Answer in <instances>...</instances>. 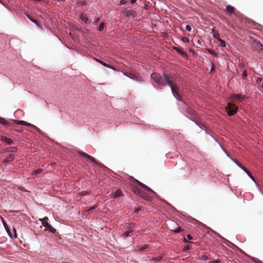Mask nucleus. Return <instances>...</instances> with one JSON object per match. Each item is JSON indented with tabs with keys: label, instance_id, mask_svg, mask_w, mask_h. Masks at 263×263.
Returning a JSON list of instances; mask_svg holds the SVG:
<instances>
[{
	"label": "nucleus",
	"instance_id": "nucleus-61",
	"mask_svg": "<svg viewBox=\"0 0 263 263\" xmlns=\"http://www.w3.org/2000/svg\"><path fill=\"white\" fill-rule=\"evenodd\" d=\"M251 22H252V24L254 25V26H260V25H259L258 23H255L254 21H251Z\"/></svg>",
	"mask_w": 263,
	"mask_h": 263
},
{
	"label": "nucleus",
	"instance_id": "nucleus-23",
	"mask_svg": "<svg viewBox=\"0 0 263 263\" xmlns=\"http://www.w3.org/2000/svg\"><path fill=\"white\" fill-rule=\"evenodd\" d=\"M14 160V155L13 154H10L9 156L6 158L3 161V164H5L6 165L9 164L11 161Z\"/></svg>",
	"mask_w": 263,
	"mask_h": 263
},
{
	"label": "nucleus",
	"instance_id": "nucleus-21",
	"mask_svg": "<svg viewBox=\"0 0 263 263\" xmlns=\"http://www.w3.org/2000/svg\"><path fill=\"white\" fill-rule=\"evenodd\" d=\"M2 223H3V225L4 227L5 228L6 232H7L10 238H12V234H11V233L10 232V229L9 228V227H8L6 221L3 218H2Z\"/></svg>",
	"mask_w": 263,
	"mask_h": 263
},
{
	"label": "nucleus",
	"instance_id": "nucleus-33",
	"mask_svg": "<svg viewBox=\"0 0 263 263\" xmlns=\"http://www.w3.org/2000/svg\"><path fill=\"white\" fill-rule=\"evenodd\" d=\"M193 238V236L190 234H187L186 235V237L184 238L183 239V242L185 243L189 242V240H192Z\"/></svg>",
	"mask_w": 263,
	"mask_h": 263
},
{
	"label": "nucleus",
	"instance_id": "nucleus-49",
	"mask_svg": "<svg viewBox=\"0 0 263 263\" xmlns=\"http://www.w3.org/2000/svg\"><path fill=\"white\" fill-rule=\"evenodd\" d=\"M185 29L188 32H191L192 31V26L190 25H185Z\"/></svg>",
	"mask_w": 263,
	"mask_h": 263
},
{
	"label": "nucleus",
	"instance_id": "nucleus-43",
	"mask_svg": "<svg viewBox=\"0 0 263 263\" xmlns=\"http://www.w3.org/2000/svg\"><path fill=\"white\" fill-rule=\"evenodd\" d=\"M182 231V229L181 228V227H177L174 230V232L175 233H180Z\"/></svg>",
	"mask_w": 263,
	"mask_h": 263
},
{
	"label": "nucleus",
	"instance_id": "nucleus-42",
	"mask_svg": "<svg viewBox=\"0 0 263 263\" xmlns=\"http://www.w3.org/2000/svg\"><path fill=\"white\" fill-rule=\"evenodd\" d=\"M162 74L165 80V81H167L168 79H170V78H172L171 77L168 76L165 72H163L162 73Z\"/></svg>",
	"mask_w": 263,
	"mask_h": 263
},
{
	"label": "nucleus",
	"instance_id": "nucleus-17",
	"mask_svg": "<svg viewBox=\"0 0 263 263\" xmlns=\"http://www.w3.org/2000/svg\"><path fill=\"white\" fill-rule=\"evenodd\" d=\"M0 139L1 141L6 142L8 145H12L14 144V141L12 139L7 138L4 136H1Z\"/></svg>",
	"mask_w": 263,
	"mask_h": 263
},
{
	"label": "nucleus",
	"instance_id": "nucleus-25",
	"mask_svg": "<svg viewBox=\"0 0 263 263\" xmlns=\"http://www.w3.org/2000/svg\"><path fill=\"white\" fill-rule=\"evenodd\" d=\"M142 188L144 189L145 190L151 193L153 197H155L156 198L157 197L158 195L157 194V193L145 184H144L143 186H142Z\"/></svg>",
	"mask_w": 263,
	"mask_h": 263
},
{
	"label": "nucleus",
	"instance_id": "nucleus-16",
	"mask_svg": "<svg viewBox=\"0 0 263 263\" xmlns=\"http://www.w3.org/2000/svg\"><path fill=\"white\" fill-rule=\"evenodd\" d=\"M18 151V148L17 147L13 146V147H8L4 149H2L1 151V153H5V152H12V153H16Z\"/></svg>",
	"mask_w": 263,
	"mask_h": 263
},
{
	"label": "nucleus",
	"instance_id": "nucleus-58",
	"mask_svg": "<svg viewBox=\"0 0 263 263\" xmlns=\"http://www.w3.org/2000/svg\"><path fill=\"white\" fill-rule=\"evenodd\" d=\"M255 81L257 84H259L262 81V79L261 78H257Z\"/></svg>",
	"mask_w": 263,
	"mask_h": 263
},
{
	"label": "nucleus",
	"instance_id": "nucleus-34",
	"mask_svg": "<svg viewBox=\"0 0 263 263\" xmlns=\"http://www.w3.org/2000/svg\"><path fill=\"white\" fill-rule=\"evenodd\" d=\"M173 78H171L170 79H168L167 81H166V83H167V84L168 85V86L170 87L171 89H172V88H174V87L173 86Z\"/></svg>",
	"mask_w": 263,
	"mask_h": 263
},
{
	"label": "nucleus",
	"instance_id": "nucleus-30",
	"mask_svg": "<svg viewBox=\"0 0 263 263\" xmlns=\"http://www.w3.org/2000/svg\"><path fill=\"white\" fill-rule=\"evenodd\" d=\"M133 231L132 230H128L126 231L121 236V238L125 239L126 237H128L130 235V234L132 233Z\"/></svg>",
	"mask_w": 263,
	"mask_h": 263
},
{
	"label": "nucleus",
	"instance_id": "nucleus-3",
	"mask_svg": "<svg viewBox=\"0 0 263 263\" xmlns=\"http://www.w3.org/2000/svg\"><path fill=\"white\" fill-rule=\"evenodd\" d=\"M77 153H78L79 155L83 157L84 158L87 159L88 160L91 162L92 163L95 164L96 165H98L99 167H102L104 166L103 164L98 162L93 157H92L91 156H90L85 153H84V152L81 151L80 149H78L77 150Z\"/></svg>",
	"mask_w": 263,
	"mask_h": 263
},
{
	"label": "nucleus",
	"instance_id": "nucleus-15",
	"mask_svg": "<svg viewBox=\"0 0 263 263\" xmlns=\"http://www.w3.org/2000/svg\"><path fill=\"white\" fill-rule=\"evenodd\" d=\"M124 14L125 15V16L126 17H128L129 16H132V17L135 18L136 17L137 13L134 10H128L127 9H126L125 10V11H124Z\"/></svg>",
	"mask_w": 263,
	"mask_h": 263
},
{
	"label": "nucleus",
	"instance_id": "nucleus-51",
	"mask_svg": "<svg viewBox=\"0 0 263 263\" xmlns=\"http://www.w3.org/2000/svg\"><path fill=\"white\" fill-rule=\"evenodd\" d=\"M128 2H129L128 0H120V5H124L127 4Z\"/></svg>",
	"mask_w": 263,
	"mask_h": 263
},
{
	"label": "nucleus",
	"instance_id": "nucleus-45",
	"mask_svg": "<svg viewBox=\"0 0 263 263\" xmlns=\"http://www.w3.org/2000/svg\"><path fill=\"white\" fill-rule=\"evenodd\" d=\"M256 46L258 47L260 50L263 51V45L259 42H256Z\"/></svg>",
	"mask_w": 263,
	"mask_h": 263
},
{
	"label": "nucleus",
	"instance_id": "nucleus-40",
	"mask_svg": "<svg viewBox=\"0 0 263 263\" xmlns=\"http://www.w3.org/2000/svg\"><path fill=\"white\" fill-rule=\"evenodd\" d=\"M252 260L254 262V263H263V261H261L260 260H259V259L256 258V257H253L252 258Z\"/></svg>",
	"mask_w": 263,
	"mask_h": 263
},
{
	"label": "nucleus",
	"instance_id": "nucleus-14",
	"mask_svg": "<svg viewBox=\"0 0 263 263\" xmlns=\"http://www.w3.org/2000/svg\"><path fill=\"white\" fill-rule=\"evenodd\" d=\"M183 115H185L186 116H188L186 114H188L192 117H196L197 116V114L196 112L192 109L191 108L187 106L185 110L183 111Z\"/></svg>",
	"mask_w": 263,
	"mask_h": 263
},
{
	"label": "nucleus",
	"instance_id": "nucleus-13",
	"mask_svg": "<svg viewBox=\"0 0 263 263\" xmlns=\"http://www.w3.org/2000/svg\"><path fill=\"white\" fill-rule=\"evenodd\" d=\"M171 90L173 96L178 101H180L182 100V98L179 93V88L177 86L172 88Z\"/></svg>",
	"mask_w": 263,
	"mask_h": 263
},
{
	"label": "nucleus",
	"instance_id": "nucleus-35",
	"mask_svg": "<svg viewBox=\"0 0 263 263\" xmlns=\"http://www.w3.org/2000/svg\"><path fill=\"white\" fill-rule=\"evenodd\" d=\"M217 41L220 43V46L221 47H225L226 46V43L224 40L219 37L217 39Z\"/></svg>",
	"mask_w": 263,
	"mask_h": 263
},
{
	"label": "nucleus",
	"instance_id": "nucleus-12",
	"mask_svg": "<svg viewBox=\"0 0 263 263\" xmlns=\"http://www.w3.org/2000/svg\"><path fill=\"white\" fill-rule=\"evenodd\" d=\"M231 99H234L239 102H242L246 100L247 97L245 96H242L240 94L232 93L230 96Z\"/></svg>",
	"mask_w": 263,
	"mask_h": 263
},
{
	"label": "nucleus",
	"instance_id": "nucleus-44",
	"mask_svg": "<svg viewBox=\"0 0 263 263\" xmlns=\"http://www.w3.org/2000/svg\"><path fill=\"white\" fill-rule=\"evenodd\" d=\"M136 226V224L135 223H128L127 226V228L129 230H132V228H135Z\"/></svg>",
	"mask_w": 263,
	"mask_h": 263
},
{
	"label": "nucleus",
	"instance_id": "nucleus-20",
	"mask_svg": "<svg viewBox=\"0 0 263 263\" xmlns=\"http://www.w3.org/2000/svg\"><path fill=\"white\" fill-rule=\"evenodd\" d=\"M95 60L99 63H100V64H101L102 66H104V67H106L107 68H110V69H111L112 70H115V68L111 65H110L108 63H106L105 62H104V61L99 59H95Z\"/></svg>",
	"mask_w": 263,
	"mask_h": 263
},
{
	"label": "nucleus",
	"instance_id": "nucleus-48",
	"mask_svg": "<svg viewBox=\"0 0 263 263\" xmlns=\"http://www.w3.org/2000/svg\"><path fill=\"white\" fill-rule=\"evenodd\" d=\"M13 231L14 234H13V235H12V238H17V233H16V229L14 227L13 228Z\"/></svg>",
	"mask_w": 263,
	"mask_h": 263
},
{
	"label": "nucleus",
	"instance_id": "nucleus-22",
	"mask_svg": "<svg viewBox=\"0 0 263 263\" xmlns=\"http://www.w3.org/2000/svg\"><path fill=\"white\" fill-rule=\"evenodd\" d=\"M127 77L129 78L130 79L136 81H139L140 78L137 76L135 73H134L133 72H128V76H127Z\"/></svg>",
	"mask_w": 263,
	"mask_h": 263
},
{
	"label": "nucleus",
	"instance_id": "nucleus-55",
	"mask_svg": "<svg viewBox=\"0 0 263 263\" xmlns=\"http://www.w3.org/2000/svg\"><path fill=\"white\" fill-rule=\"evenodd\" d=\"M181 41L184 43H189V40L187 39L186 37H182V39H181Z\"/></svg>",
	"mask_w": 263,
	"mask_h": 263
},
{
	"label": "nucleus",
	"instance_id": "nucleus-31",
	"mask_svg": "<svg viewBox=\"0 0 263 263\" xmlns=\"http://www.w3.org/2000/svg\"><path fill=\"white\" fill-rule=\"evenodd\" d=\"M212 33L214 39L217 40V39L219 38V33L218 31L215 30L214 29H212Z\"/></svg>",
	"mask_w": 263,
	"mask_h": 263
},
{
	"label": "nucleus",
	"instance_id": "nucleus-47",
	"mask_svg": "<svg viewBox=\"0 0 263 263\" xmlns=\"http://www.w3.org/2000/svg\"><path fill=\"white\" fill-rule=\"evenodd\" d=\"M89 194V192L88 191H83L80 192V194L81 196H86Z\"/></svg>",
	"mask_w": 263,
	"mask_h": 263
},
{
	"label": "nucleus",
	"instance_id": "nucleus-38",
	"mask_svg": "<svg viewBox=\"0 0 263 263\" xmlns=\"http://www.w3.org/2000/svg\"><path fill=\"white\" fill-rule=\"evenodd\" d=\"M208 51V52L213 55H214V56H216L217 57H218V54L217 53V52L213 50H211L210 49H208L207 50Z\"/></svg>",
	"mask_w": 263,
	"mask_h": 263
},
{
	"label": "nucleus",
	"instance_id": "nucleus-32",
	"mask_svg": "<svg viewBox=\"0 0 263 263\" xmlns=\"http://www.w3.org/2000/svg\"><path fill=\"white\" fill-rule=\"evenodd\" d=\"M0 124L5 126H9V123L3 118L0 117Z\"/></svg>",
	"mask_w": 263,
	"mask_h": 263
},
{
	"label": "nucleus",
	"instance_id": "nucleus-5",
	"mask_svg": "<svg viewBox=\"0 0 263 263\" xmlns=\"http://www.w3.org/2000/svg\"><path fill=\"white\" fill-rule=\"evenodd\" d=\"M226 109L228 115L231 117L237 114L238 107L234 104L229 103Z\"/></svg>",
	"mask_w": 263,
	"mask_h": 263
},
{
	"label": "nucleus",
	"instance_id": "nucleus-1",
	"mask_svg": "<svg viewBox=\"0 0 263 263\" xmlns=\"http://www.w3.org/2000/svg\"><path fill=\"white\" fill-rule=\"evenodd\" d=\"M48 218L47 217H44L43 218L40 219L43 226L47 229L49 233L54 234L57 230L48 222Z\"/></svg>",
	"mask_w": 263,
	"mask_h": 263
},
{
	"label": "nucleus",
	"instance_id": "nucleus-24",
	"mask_svg": "<svg viewBox=\"0 0 263 263\" xmlns=\"http://www.w3.org/2000/svg\"><path fill=\"white\" fill-rule=\"evenodd\" d=\"M173 48L177 53H178L179 54H180V55H181L183 57H184V58H187L188 57V55H187V53L185 52H184V51H183L182 50H181V49H180L179 48H177V47H173Z\"/></svg>",
	"mask_w": 263,
	"mask_h": 263
},
{
	"label": "nucleus",
	"instance_id": "nucleus-52",
	"mask_svg": "<svg viewBox=\"0 0 263 263\" xmlns=\"http://www.w3.org/2000/svg\"><path fill=\"white\" fill-rule=\"evenodd\" d=\"M247 73L246 70H243L242 73V78L243 80H245L247 78Z\"/></svg>",
	"mask_w": 263,
	"mask_h": 263
},
{
	"label": "nucleus",
	"instance_id": "nucleus-4",
	"mask_svg": "<svg viewBox=\"0 0 263 263\" xmlns=\"http://www.w3.org/2000/svg\"><path fill=\"white\" fill-rule=\"evenodd\" d=\"M227 156L240 168H241L242 171H243L256 184V182L253 176L251 174V173L248 171L242 165H241L240 163H239L237 160L233 158L228 153H226Z\"/></svg>",
	"mask_w": 263,
	"mask_h": 263
},
{
	"label": "nucleus",
	"instance_id": "nucleus-10",
	"mask_svg": "<svg viewBox=\"0 0 263 263\" xmlns=\"http://www.w3.org/2000/svg\"><path fill=\"white\" fill-rule=\"evenodd\" d=\"M184 116L185 117H186L187 118H188L189 120H190L191 121H192V122H194L195 123V124L198 126L201 129H202L204 130V132H205V134H209L212 138H213V139L217 141V142H218V140L215 138H214L210 133H209L207 130H206V126L203 124L202 123H198L197 122H196L195 120H194V119H192L191 118L188 117V116H186L185 115H184Z\"/></svg>",
	"mask_w": 263,
	"mask_h": 263
},
{
	"label": "nucleus",
	"instance_id": "nucleus-53",
	"mask_svg": "<svg viewBox=\"0 0 263 263\" xmlns=\"http://www.w3.org/2000/svg\"><path fill=\"white\" fill-rule=\"evenodd\" d=\"M133 179H134L136 183H138V184L140 186H141V187H142V186H143V185H144V183H143L142 182H140V181H139V180H137V179H135V178H133Z\"/></svg>",
	"mask_w": 263,
	"mask_h": 263
},
{
	"label": "nucleus",
	"instance_id": "nucleus-19",
	"mask_svg": "<svg viewBox=\"0 0 263 263\" xmlns=\"http://www.w3.org/2000/svg\"><path fill=\"white\" fill-rule=\"evenodd\" d=\"M164 254H161L157 257L152 258L149 260V262L151 263H156V262L160 261L162 258L164 257Z\"/></svg>",
	"mask_w": 263,
	"mask_h": 263
},
{
	"label": "nucleus",
	"instance_id": "nucleus-37",
	"mask_svg": "<svg viewBox=\"0 0 263 263\" xmlns=\"http://www.w3.org/2000/svg\"><path fill=\"white\" fill-rule=\"evenodd\" d=\"M26 16L27 18L33 23L36 24V21L33 18L32 16H31L29 14L26 13Z\"/></svg>",
	"mask_w": 263,
	"mask_h": 263
},
{
	"label": "nucleus",
	"instance_id": "nucleus-29",
	"mask_svg": "<svg viewBox=\"0 0 263 263\" xmlns=\"http://www.w3.org/2000/svg\"><path fill=\"white\" fill-rule=\"evenodd\" d=\"M122 195V192H121V191L120 189H117L115 191V193L113 195V198H117Z\"/></svg>",
	"mask_w": 263,
	"mask_h": 263
},
{
	"label": "nucleus",
	"instance_id": "nucleus-26",
	"mask_svg": "<svg viewBox=\"0 0 263 263\" xmlns=\"http://www.w3.org/2000/svg\"><path fill=\"white\" fill-rule=\"evenodd\" d=\"M142 188L144 189L145 190L151 193L153 197H155L156 198L157 197L158 195L157 194V193L145 184H144L143 186H142Z\"/></svg>",
	"mask_w": 263,
	"mask_h": 263
},
{
	"label": "nucleus",
	"instance_id": "nucleus-39",
	"mask_svg": "<svg viewBox=\"0 0 263 263\" xmlns=\"http://www.w3.org/2000/svg\"><path fill=\"white\" fill-rule=\"evenodd\" d=\"M104 28V23H101L100 24V25H99L97 30L98 31L101 32V31H102L103 30Z\"/></svg>",
	"mask_w": 263,
	"mask_h": 263
},
{
	"label": "nucleus",
	"instance_id": "nucleus-59",
	"mask_svg": "<svg viewBox=\"0 0 263 263\" xmlns=\"http://www.w3.org/2000/svg\"><path fill=\"white\" fill-rule=\"evenodd\" d=\"M220 262L219 259H216L213 261H209L208 263H220Z\"/></svg>",
	"mask_w": 263,
	"mask_h": 263
},
{
	"label": "nucleus",
	"instance_id": "nucleus-56",
	"mask_svg": "<svg viewBox=\"0 0 263 263\" xmlns=\"http://www.w3.org/2000/svg\"><path fill=\"white\" fill-rule=\"evenodd\" d=\"M100 21V18L99 17H96L95 18L93 21V24L96 25L98 23H99Z\"/></svg>",
	"mask_w": 263,
	"mask_h": 263
},
{
	"label": "nucleus",
	"instance_id": "nucleus-60",
	"mask_svg": "<svg viewBox=\"0 0 263 263\" xmlns=\"http://www.w3.org/2000/svg\"><path fill=\"white\" fill-rule=\"evenodd\" d=\"M20 121V120H15V119H13V120H12V121H13L14 123H15V124H18V125H19Z\"/></svg>",
	"mask_w": 263,
	"mask_h": 263
},
{
	"label": "nucleus",
	"instance_id": "nucleus-28",
	"mask_svg": "<svg viewBox=\"0 0 263 263\" xmlns=\"http://www.w3.org/2000/svg\"><path fill=\"white\" fill-rule=\"evenodd\" d=\"M80 18L86 24H89L90 21L89 20L88 17L85 16L84 14H81L80 16Z\"/></svg>",
	"mask_w": 263,
	"mask_h": 263
},
{
	"label": "nucleus",
	"instance_id": "nucleus-7",
	"mask_svg": "<svg viewBox=\"0 0 263 263\" xmlns=\"http://www.w3.org/2000/svg\"><path fill=\"white\" fill-rule=\"evenodd\" d=\"M19 125L26 126L28 127V128L34 129L36 133H39V134L43 135L42 130L40 129H39L38 127H37L35 125H34L29 122H27L26 121H23V120H20Z\"/></svg>",
	"mask_w": 263,
	"mask_h": 263
},
{
	"label": "nucleus",
	"instance_id": "nucleus-11",
	"mask_svg": "<svg viewBox=\"0 0 263 263\" xmlns=\"http://www.w3.org/2000/svg\"><path fill=\"white\" fill-rule=\"evenodd\" d=\"M134 192L136 195L140 196L141 197L145 199L151 200V197L150 196L147 195L146 193L143 192L138 187H134Z\"/></svg>",
	"mask_w": 263,
	"mask_h": 263
},
{
	"label": "nucleus",
	"instance_id": "nucleus-41",
	"mask_svg": "<svg viewBox=\"0 0 263 263\" xmlns=\"http://www.w3.org/2000/svg\"><path fill=\"white\" fill-rule=\"evenodd\" d=\"M42 171L43 170L42 168H37L33 172V174L35 175H38L40 174Z\"/></svg>",
	"mask_w": 263,
	"mask_h": 263
},
{
	"label": "nucleus",
	"instance_id": "nucleus-18",
	"mask_svg": "<svg viewBox=\"0 0 263 263\" xmlns=\"http://www.w3.org/2000/svg\"><path fill=\"white\" fill-rule=\"evenodd\" d=\"M179 102L178 104V108L180 110V112L183 113V111L185 110V108L187 106L186 104L182 100V99Z\"/></svg>",
	"mask_w": 263,
	"mask_h": 263
},
{
	"label": "nucleus",
	"instance_id": "nucleus-57",
	"mask_svg": "<svg viewBox=\"0 0 263 263\" xmlns=\"http://www.w3.org/2000/svg\"><path fill=\"white\" fill-rule=\"evenodd\" d=\"M199 258L202 259H204V260L209 259V257L205 255H203L201 256Z\"/></svg>",
	"mask_w": 263,
	"mask_h": 263
},
{
	"label": "nucleus",
	"instance_id": "nucleus-62",
	"mask_svg": "<svg viewBox=\"0 0 263 263\" xmlns=\"http://www.w3.org/2000/svg\"><path fill=\"white\" fill-rule=\"evenodd\" d=\"M18 189H19L20 190H21V191H23V192H27V191L25 189H24L23 187H19V188H18Z\"/></svg>",
	"mask_w": 263,
	"mask_h": 263
},
{
	"label": "nucleus",
	"instance_id": "nucleus-54",
	"mask_svg": "<svg viewBox=\"0 0 263 263\" xmlns=\"http://www.w3.org/2000/svg\"><path fill=\"white\" fill-rule=\"evenodd\" d=\"M235 251L237 253H240L242 254H245V252L243 251H242L241 249H240L239 248H238V247H237V249H236Z\"/></svg>",
	"mask_w": 263,
	"mask_h": 263
},
{
	"label": "nucleus",
	"instance_id": "nucleus-46",
	"mask_svg": "<svg viewBox=\"0 0 263 263\" xmlns=\"http://www.w3.org/2000/svg\"><path fill=\"white\" fill-rule=\"evenodd\" d=\"M192 248V245H187L183 248V251H187Z\"/></svg>",
	"mask_w": 263,
	"mask_h": 263
},
{
	"label": "nucleus",
	"instance_id": "nucleus-36",
	"mask_svg": "<svg viewBox=\"0 0 263 263\" xmlns=\"http://www.w3.org/2000/svg\"><path fill=\"white\" fill-rule=\"evenodd\" d=\"M150 246V245H148V244H147V245H143V246H142L141 247H140L139 249V251L140 252H142V251H143L144 250H145V249L148 248Z\"/></svg>",
	"mask_w": 263,
	"mask_h": 263
},
{
	"label": "nucleus",
	"instance_id": "nucleus-63",
	"mask_svg": "<svg viewBox=\"0 0 263 263\" xmlns=\"http://www.w3.org/2000/svg\"><path fill=\"white\" fill-rule=\"evenodd\" d=\"M130 2L132 4H135L137 2V0H130Z\"/></svg>",
	"mask_w": 263,
	"mask_h": 263
},
{
	"label": "nucleus",
	"instance_id": "nucleus-9",
	"mask_svg": "<svg viewBox=\"0 0 263 263\" xmlns=\"http://www.w3.org/2000/svg\"><path fill=\"white\" fill-rule=\"evenodd\" d=\"M184 116L185 117H186L187 118H188L189 120H190L191 121H192V122H194L195 123V124L198 126L201 129H202L204 130V132H205V134H209L212 138H213V139L217 141V142H218V140L215 138H214L210 133H209L207 130H206V126L203 124L202 123H198L197 122H196L195 120H194V119H192L191 118L188 117V116H186L185 115H184Z\"/></svg>",
	"mask_w": 263,
	"mask_h": 263
},
{
	"label": "nucleus",
	"instance_id": "nucleus-64",
	"mask_svg": "<svg viewBox=\"0 0 263 263\" xmlns=\"http://www.w3.org/2000/svg\"><path fill=\"white\" fill-rule=\"evenodd\" d=\"M122 72L124 76H125L126 77H127V76H128V72H126L125 71H122Z\"/></svg>",
	"mask_w": 263,
	"mask_h": 263
},
{
	"label": "nucleus",
	"instance_id": "nucleus-6",
	"mask_svg": "<svg viewBox=\"0 0 263 263\" xmlns=\"http://www.w3.org/2000/svg\"><path fill=\"white\" fill-rule=\"evenodd\" d=\"M151 78L153 81L156 82L158 85L164 86L166 85L165 81L160 74L152 73L151 74Z\"/></svg>",
	"mask_w": 263,
	"mask_h": 263
},
{
	"label": "nucleus",
	"instance_id": "nucleus-27",
	"mask_svg": "<svg viewBox=\"0 0 263 263\" xmlns=\"http://www.w3.org/2000/svg\"><path fill=\"white\" fill-rule=\"evenodd\" d=\"M235 8L231 5H227L226 7V11L229 14H232L234 12Z\"/></svg>",
	"mask_w": 263,
	"mask_h": 263
},
{
	"label": "nucleus",
	"instance_id": "nucleus-50",
	"mask_svg": "<svg viewBox=\"0 0 263 263\" xmlns=\"http://www.w3.org/2000/svg\"><path fill=\"white\" fill-rule=\"evenodd\" d=\"M79 5H81V6H86L87 5V3L86 1H83L79 2Z\"/></svg>",
	"mask_w": 263,
	"mask_h": 263
},
{
	"label": "nucleus",
	"instance_id": "nucleus-8",
	"mask_svg": "<svg viewBox=\"0 0 263 263\" xmlns=\"http://www.w3.org/2000/svg\"><path fill=\"white\" fill-rule=\"evenodd\" d=\"M184 116L185 117H186L187 118H188L189 120H190L191 121H192V122H194L195 123V124L198 126L201 129H202L204 130V132H205V134H209L212 138H213V139L217 141V142H218V140L215 138H214L210 133H209L207 130H206V126L203 124L202 123H198L197 122H196L195 120H194V119H192L191 118L188 117V116H186L185 115H184Z\"/></svg>",
	"mask_w": 263,
	"mask_h": 263
},
{
	"label": "nucleus",
	"instance_id": "nucleus-2",
	"mask_svg": "<svg viewBox=\"0 0 263 263\" xmlns=\"http://www.w3.org/2000/svg\"><path fill=\"white\" fill-rule=\"evenodd\" d=\"M209 230L211 232H212L213 233H214L217 237L220 238L221 240H222L223 243H225L226 245L229 246L232 249L235 251L236 249H237V246H236L235 244L233 243L232 242H230L228 240L225 239L224 237L221 236L219 234L217 233L216 231H214V230H212L210 228H209Z\"/></svg>",
	"mask_w": 263,
	"mask_h": 263
}]
</instances>
